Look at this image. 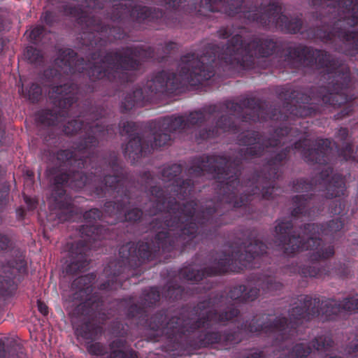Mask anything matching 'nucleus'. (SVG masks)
<instances>
[{
	"instance_id": "14",
	"label": "nucleus",
	"mask_w": 358,
	"mask_h": 358,
	"mask_svg": "<svg viewBox=\"0 0 358 358\" xmlns=\"http://www.w3.org/2000/svg\"><path fill=\"white\" fill-rule=\"evenodd\" d=\"M38 310L44 315H47L48 313V307L47 306L41 302V301H38Z\"/></svg>"
},
{
	"instance_id": "26",
	"label": "nucleus",
	"mask_w": 358,
	"mask_h": 358,
	"mask_svg": "<svg viewBox=\"0 0 358 358\" xmlns=\"http://www.w3.org/2000/svg\"><path fill=\"white\" fill-rule=\"evenodd\" d=\"M234 315H235V314H233V316H234ZM231 317H232V315H229V316H228V315H226V317H225V318H224V319H225V320H229V319H231Z\"/></svg>"
},
{
	"instance_id": "18",
	"label": "nucleus",
	"mask_w": 358,
	"mask_h": 358,
	"mask_svg": "<svg viewBox=\"0 0 358 358\" xmlns=\"http://www.w3.org/2000/svg\"><path fill=\"white\" fill-rule=\"evenodd\" d=\"M286 227H287L285 226L284 223H280L278 224V226L275 227V231L277 233L283 234Z\"/></svg>"
},
{
	"instance_id": "31",
	"label": "nucleus",
	"mask_w": 358,
	"mask_h": 358,
	"mask_svg": "<svg viewBox=\"0 0 358 358\" xmlns=\"http://www.w3.org/2000/svg\"><path fill=\"white\" fill-rule=\"evenodd\" d=\"M298 29H298V27H297L296 29H293V30H292V31H293L294 32H295V31H296Z\"/></svg>"
},
{
	"instance_id": "34",
	"label": "nucleus",
	"mask_w": 358,
	"mask_h": 358,
	"mask_svg": "<svg viewBox=\"0 0 358 358\" xmlns=\"http://www.w3.org/2000/svg\"><path fill=\"white\" fill-rule=\"evenodd\" d=\"M25 202H28V199L25 198Z\"/></svg>"
},
{
	"instance_id": "24",
	"label": "nucleus",
	"mask_w": 358,
	"mask_h": 358,
	"mask_svg": "<svg viewBox=\"0 0 358 358\" xmlns=\"http://www.w3.org/2000/svg\"><path fill=\"white\" fill-rule=\"evenodd\" d=\"M110 73V71L109 69H107L104 72H103V76H108L109 77V74Z\"/></svg>"
},
{
	"instance_id": "7",
	"label": "nucleus",
	"mask_w": 358,
	"mask_h": 358,
	"mask_svg": "<svg viewBox=\"0 0 358 358\" xmlns=\"http://www.w3.org/2000/svg\"><path fill=\"white\" fill-rule=\"evenodd\" d=\"M80 129V124L77 121L69 122L65 128V131L67 134H72L77 131Z\"/></svg>"
},
{
	"instance_id": "6",
	"label": "nucleus",
	"mask_w": 358,
	"mask_h": 358,
	"mask_svg": "<svg viewBox=\"0 0 358 358\" xmlns=\"http://www.w3.org/2000/svg\"><path fill=\"white\" fill-rule=\"evenodd\" d=\"M41 90L40 87L36 85H32L30 90L29 91L28 97L29 99L34 101L41 94Z\"/></svg>"
},
{
	"instance_id": "16",
	"label": "nucleus",
	"mask_w": 358,
	"mask_h": 358,
	"mask_svg": "<svg viewBox=\"0 0 358 358\" xmlns=\"http://www.w3.org/2000/svg\"><path fill=\"white\" fill-rule=\"evenodd\" d=\"M48 116H50V117H52V114H49V113H46V116H45V117H39V118H40V121H41V122H43V123H47V124H51V122H52V119H51V117H48Z\"/></svg>"
},
{
	"instance_id": "20",
	"label": "nucleus",
	"mask_w": 358,
	"mask_h": 358,
	"mask_svg": "<svg viewBox=\"0 0 358 358\" xmlns=\"http://www.w3.org/2000/svg\"><path fill=\"white\" fill-rule=\"evenodd\" d=\"M6 355V352L4 351L3 347L0 343V358H4Z\"/></svg>"
},
{
	"instance_id": "35",
	"label": "nucleus",
	"mask_w": 358,
	"mask_h": 358,
	"mask_svg": "<svg viewBox=\"0 0 358 358\" xmlns=\"http://www.w3.org/2000/svg\"><path fill=\"white\" fill-rule=\"evenodd\" d=\"M1 201H2V199H0V203H1Z\"/></svg>"
},
{
	"instance_id": "4",
	"label": "nucleus",
	"mask_w": 358,
	"mask_h": 358,
	"mask_svg": "<svg viewBox=\"0 0 358 358\" xmlns=\"http://www.w3.org/2000/svg\"><path fill=\"white\" fill-rule=\"evenodd\" d=\"M72 87L69 86H59L53 88L50 96L54 99H59L60 104L64 105L71 104L73 101L71 94L72 92Z\"/></svg>"
},
{
	"instance_id": "36",
	"label": "nucleus",
	"mask_w": 358,
	"mask_h": 358,
	"mask_svg": "<svg viewBox=\"0 0 358 358\" xmlns=\"http://www.w3.org/2000/svg\"><path fill=\"white\" fill-rule=\"evenodd\" d=\"M332 358H338V357H332Z\"/></svg>"
},
{
	"instance_id": "9",
	"label": "nucleus",
	"mask_w": 358,
	"mask_h": 358,
	"mask_svg": "<svg viewBox=\"0 0 358 358\" xmlns=\"http://www.w3.org/2000/svg\"><path fill=\"white\" fill-rule=\"evenodd\" d=\"M264 245L260 243L259 244L256 245L255 246H250L248 248L249 252H252L255 255H259L264 250Z\"/></svg>"
},
{
	"instance_id": "13",
	"label": "nucleus",
	"mask_w": 358,
	"mask_h": 358,
	"mask_svg": "<svg viewBox=\"0 0 358 358\" xmlns=\"http://www.w3.org/2000/svg\"><path fill=\"white\" fill-rule=\"evenodd\" d=\"M182 117H176L174 120L172 122L171 125L170 126V129H176L178 127L180 126L182 122Z\"/></svg>"
},
{
	"instance_id": "19",
	"label": "nucleus",
	"mask_w": 358,
	"mask_h": 358,
	"mask_svg": "<svg viewBox=\"0 0 358 358\" xmlns=\"http://www.w3.org/2000/svg\"><path fill=\"white\" fill-rule=\"evenodd\" d=\"M111 357L112 358H124V352L121 350L114 351Z\"/></svg>"
},
{
	"instance_id": "29",
	"label": "nucleus",
	"mask_w": 358,
	"mask_h": 358,
	"mask_svg": "<svg viewBox=\"0 0 358 358\" xmlns=\"http://www.w3.org/2000/svg\"><path fill=\"white\" fill-rule=\"evenodd\" d=\"M341 184H342V182H341ZM339 188L341 189V191L343 190V186L341 185H339Z\"/></svg>"
},
{
	"instance_id": "10",
	"label": "nucleus",
	"mask_w": 358,
	"mask_h": 358,
	"mask_svg": "<svg viewBox=\"0 0 358 358\" xmlns=\"http://www.w3.org/2000/svg\"><path fill=\"white\" fill-rule=\"evenodd\" d=\"M160 139H156L155 141V146H162L169 140V137L166 134H162L159 136Z\"/></svg>"
},
{
	"instance_id": "30",
	"label": "nucleus",
	"mask_w": 358,
	"mask_h": 358,
	"mask_svg": "<svg viewBox=\"0 0 358 358\" xmlns=\"http://www.w3.org/2000/svg\"><path fill=\"white\" fill-rule=\"evenodd\" d=\"M96 71H96V68L95 67V69H94V71H93V75H94V74H95V72H96Z\"/></svg>"
},
{
	"instance_id": "1",
	"label": "nucleus",
	"mask_w": 358,
	"mask_h": 358,
	"mask_svg": "<svg viewBox=\"0 0 358 358\" xmlns=\"http://www.w3.org/2000/svg\"><path fill=\"white\" fill-rule=\"evenodd\" d=\"M287 245L285 247V249L287 253L309 249L315 250V252L313 253L315 259H325L334 254L332 247L327 246L324 249L323 247H321L320 241L308 234L302 237H292L289 238Z\"/></svg>"
},
{
	"instance_id": "8",
	"label": "nucleus",
	"mask_w": 358,
	"mask_h": 358,
	"mask_svg": "<svg viewBox=\"0 0 358 358\" xmlns=\"http://www.w3.org/2000/svg\"><path fill=\"white\" fill-rule=\"evenodd\" d=\"M141 212L138 209H134L126 215V219L128 220H136L141 216Z\"/></svg>"
},
{
	"instance_id": "5",
	"label": "nucleus",
	"mask_w": 358,
	"mask_h": 358,
	"mask_svg": "<svg viewBox=\"0 0 358 358\" xmlns=\"http://www.w3.org/2000/svg\"><path fill=\"white\" fill-rule=\"evenodd\" d=\"M126 152L130 156L132 152H141V148L140 145V140L138 138H134L130 141L126 147Z\"/></svg>"
},
{
	"instance_id": "22",
	"label": "nucleus",
	"mask_w": 358,
	"mask_h": 358,
	"mask_svg": "<svg viewBox=\"0 0 358 358\" xmlns=\"http://www.w3.org/2000/svg\"><path fill=\"white\" fill-rule=\"evenodd\" d=\"M199 113L197 112L191 114V121L193 120V119L194 118L195 116H199Z\"/></svg>"
},
{
	"instance_id": "17",
	"label": "nucleus",
	"mask_w": 358,
	"mask_h": 358,
	"mask_svg": "<svg viewBox=\"0 0 358 358\" xmlns=\"http://www.w3.org/2000/svg\"><path fill=\"white\" fill-rule=\"evenodd\" d=\"M100 347L99 345L96 344L94 345H92L90 348V352L94 354H100L101 350L99 349Z\"/></svg>"
},
{
	"instance_id": "21",
	"label": "nucleus",
	"mask_w": 358,
	"mask_h": 358,
	"mask_svg": "<svg viewBox=\"0 0 358 358\" xmlns=\"http://www.w3.org/2000/svg\"><path fill=\"white\" fill-rule=\"evenodd\" d=\"M316 228L317 227H315L314 225H308L306 230H308L309 232H311L312 231H315Z\"/></svg>"
},
{
	"instance_id": "33",
	"label": "nucleus",
	"mask_w": 358,
	"mask_h": 358,
	"mask_svg": "<svg viewBox=\"0 0 358 358\" xmlns=\"http://www.w3.org/2000/svg\"><path fill=\"white\" fill-rule=\"evenodd\" d=\"M68 63V65H70V62L68 60L66 62V64Z\"/></svg>"
},
{
	"instance_id": "28",
	"label": "nucleus",
	"mask_w": 358,
	"mask_h": 358,
	"mask_svg": "<svg viewBox=\"0 0 358 358\" xmlns=\"http://www.w3.org/2000/svg\"><path fill=\"white\" fill-rule=\"evenodd\" d=\"M332 196H339V192H338L335 194H332Z\"/></svg>"
},
{
	"instance_id": "3",
	"label": "nucleus",
	"mask_w": 358,
	"mask_h": 358,
	"mask_svg": "<svg viewBox=\"0 0 358 358\" xmlns=\"http://www.w3.org/2000/svg\"><path fill=\"white\" fill-rule=\"evenodd\" d=\"M234 43L233 42L231 45L228 48V51L230 55L234 57L235 60L243 64L246 60L245 57H246L248 55L250 54L252 55V54L250 50L247 48L246 45H243L240 36H236L234 38Z\"/></svg>"
},
{
	"instance_id": "2",
	"label": "nucleus",
	"mask_w": 358,
	"mask_h": 358,
	"mask_svg": "<svg viewBox=\"0 0 358 358\" xmlns=\"http://www.w3.org/2000/svg\"><path fill=\"white\" fill-rule=\"evenodd\" d=\"M182 74L190 79L192 82L194 80L196 82H201L203 80H208L213 75V72L209 71L208 68L206 69V66L197 59H192L188 61L183 66L181 67Z\"/></svg>"
},
{
	"instance_id": "27",
	"label": "nucleus",
	"mask_w": 358,
	"mask_h": 358,
	"mask_svg": "<svg viewBox=\"0 0 358 358\" xmlns=\"http://www.w3.org/2000/svg\"><path fill=\"white\" fill-rule=\"evenodd\" d=\"M84 280V278H80L78 279V282H80L81 281H83Z\"/></svg>"
},
{
	"instance_id": "11",
	"label": "nucleus",
	"mask_w": 358,
	"mask_h": 358,
	"mask_svg": "<svg viewBox=\"0 0 358 358\" xmlns=\"http://www.w3.org/2000/svg\"><path fill=\"white\" fill-rule=\"evenodd\" d=\"M42 33V29L40 27H35L31 31H30V35L29 36L32 38V39H36V37H38Z\"/></svg>"
},
{
	"instance_id": "25",
	"label": "nucleus",
	"mask_w": 358,
	"mask_h": 358,
	"mask_svg": "<svg viewBox=\"0 0 358 358\" xmlns=\"http://www.w3.org/2000/svg\"><path fill=\"white\" fill-rule=\"evenodd\" d=\"M103 76H102V73L101 71L98 72V74L96 75V77L99 78H102Z\"/></svg>"
},
{
	"instance_id": "12",
	"label": "nucleus",
	"mask_w": 358,
	"mask_h": 358,
	"mask_svg": "<svg viewBox=\"0 0 358 358\" xmlns=\"http://www.w3.org/2000/svg\"><path fill=\"white\" fill-rule=\"evenodd\" d=\"M8 243V238L6 236L0 234V250L6 248Z\"/></svg>"
},
{
	"instance_id": "32",
	"label": "nucleus",
	"mask_w": 358,
	"mask_h": 358,
	"mask_svg": "<svg viewBox=\"0 0 358 358\" xmlns=\"http://www.w3.org/2000/svg\"><path fill=\"white\" fill-rule=\"evenodd\" d=\"M96 212V210H94L91 211L90 213H95Z\"/></svg>"
},
{
	"instance_id": "15",
	"label": "nucleus",
	"mask_w": 358,
	"mask_h": 358,
	"mask_svg": "<svg viewBox=\"0 0 358 358\" xmlns=\"http://www.w3.org/2000/svg\"><path fill=\"white\" fill-rule=\"evenodd\" d=\"M297 357H302L306 355V352L301 345H297L295 349Z\"/></svg>"
},
{
	"instance_id": "23",
	"label": "nucleus",
	"mask_w": 358,
	"mask_h": 358,
	"mask_svg": "<svg viewBox=\"0 0 358 358\" xmlns=\"http://www.w3.org/2000/svg\"><path fill=\"white\" fill-rule=\"evenodd\" d=\"M7 194H8V191H7V190H5V191H3V192L2 193V194H1V197H2V198H3V199H5V198H6V196H7Z\"/></svg>"
}]
</instances>
